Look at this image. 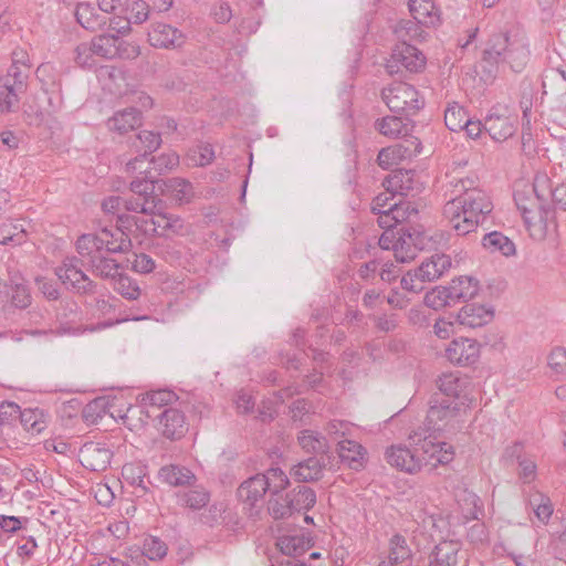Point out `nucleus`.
I'll list each match as a JSON object with an SVG mask.
<instances>
[{
    "mask_svg": "<svg viewBox=\"0 0 566 566\" xmlns=\"http://www.w3.org/2000/svg\"><path fill=\"white\" fill-rule=\"evenodd\" d=\"M132 248L129 237L120 228H103L98 233L81 235L76 241V250L82 265L94 275L114 281L120 274V264L109 253L127 252Z\"/></svg>",
    "mask_w": 566,
    "mask_h": 566,
    "instance_id": "1",
    "label": "nucleus"
},
{
    "mask_svg": "<svg viewBox=\"0 0 566 566\" xmlns=\"http://www.w3.org/2000/svg\"><path fill=\"white\" fill-rule=\"evenodd\" d=\"M493 209L489 196L475 188L443 206V217L458 235L473 232Z\"/></svg>",
    "mask_w": 566,
    "mask_h": 566,
    "instance_id": "2",
    "label": "nucleus"
},
{
    "mask_svg": "<svg viewBox=\"0 0 566 566\" xmlns=\"http://www.w3.org/2000/svg\"><path fill=\"white\" fill-rule=\"evenodd\" d=\"M530 51L523 36L518 34H494L483 52V69L491 76L500 65H509L514 72H521L528 62Z\"/></svg>",
    "mask_w": 566,
    "mask_h": 566,
    "instance_id": "3",
    "label": "nucleus"
},
{
    "mask_svg": "<svg viewBox=\"0 0 566 566\" xmlns=\"http://www.w3.org/2000/svg\"><path fill=\"white\" fill-rule=\"evenodd\" d=\"M464 411L463 401L434 398L427 412L424 432L436 433L454 429Z\"/></svg>",
    "mask_w": 566,
    "mask_h": 566,
    "instance_id": "4",
    "label": "nucleus"
},
{
    "mask_svg": "<svg viewBox=\"0 0 566 566\" xmlns=\"http://www.w3.org/2000/svg\"><path fill=\"white\" fill-rule=\"evenodd\" d=\"M433 433L422 434V432L415 431L409 436V439L415 443L419 444L418 449L421 452L420 459L421 469L428 467L430 470L436 469L438 465H444L450 463L454 458L453 447L447 442L436 441L432 437Z\"/></svg>",
    "mask_w": 566,
    "mask_h": 566,
    "instance_id": "5",
    "label": "nucleus"
},
{
    "mask_svg": "<svg viewBox=\"0 0 566 566\" xmlns=\"http://www.w3.org/2000/svg\"><path fill=\"white\" fill-rule=\"evenodd\" d=\"M30 66L11 64L0 80V114L10 112L18 103V96L27 88Z\"/></svg>",
    "mask_w": 566,
    "mask_h": 566,
    "instance_id": "6",
    "label": "nucleus"
},
{
    "mask_svg": "<svg viewBox=\"0 0 566 566\" xmlns=\"http://www.w3.org/2000/svg\"><path fill=\"white\" fill-rule=\"evenodd\" d=\"M382 101L394 113H416L422 103L418 91L405 82H394L381 92Z\"/></svg>",
    "mask_w": 566,
    "mask_h": 566,
    "instance_id": "7",
    "label": "nucleus"
},
{
    "mask_svg": "<svg viewBox=\"0 0 566 566\" xmlns=\"http://www.w3.org/2000/svg\"><path fill=\"white\" fill-rule=\"evenodd\" d=\"M151 177L136 178L130 182L132 196L125 198V209L136 213H155L161 200L155 195Z\"/></svg>",
    "mask_w": 566,
    "mask_h": 566,
    "instance_id": "8",
    "label": "nucleus"
},
{
    "mask_svg": "<svg viewBox=\"0 0 566 566\" xmlns=\"http://www.w3.org/2000/svg\"><path fill=\"white\" fill-rule=\"evenodd\" d=\"M534 189L538 200V210L549 218L553 209L566 210V184L552 188L546 174H537L534 178Z\"/></svg>",
    "mask_w": 566,
    "mask_h": 566,
    "instance_id": "9",
    "label": "nucleus"
},
{
    "mask_svg": "<svg viewBox=\"0 0 566 566\" xmlns=\"http://www.w3.org/2000/svg\"><path fill=\"white\" fill-rule=\"evenodd\" d=\"M426 64V57L421 51L408 43H400L392 50L390 59L386 63V70L390 75L403 72H420Z\"/></svg>",
    "mask_w": 566,
    "mask_h": 566,
    "instance_id": "10",
    "label": "nucleus"
},
{
    "mask_svg": "<svg viewBox=\"0 0 566 566\" xmlns=\"http://www.w3.org/2000/svg\"><path fill=\"white\" fill-rule=\"evenodd\" d=\"M81 258L76 256L65 258L60 266L56 268L55 273L61 282L78 293H92L95 290V283L81 269Z\"/></svg>",
    "mask_w": 566,
    "mask_h": 566,
    "instance_id": "11",
    "label": "nucleus"
},
{
    "mask_svg": "<svg viewBox=\"0 0 566 566\" xmlns=\"http://www.w3.org/2000/svg\"><path fill=\"white\" fill-rule=\"evenodd\" d=\"M421 144L417 137L410 136L402 142L382 148L377 157L378 165L384 169H389L405 159L417 156L420 153Z\"/></svg>",
    "mask_w": 566,
    "mask_h": 566,
    "instance_id": "12",
    "label": "nucleus"
},
{
    "mask_svg": "<svg viewBox=\"0 0 566 566\" xmlns=\"http://www.w3.org/2000/svg\"><path fill=\"white\" fill-rule=\"evenodd\" d=\"M112 451L104 442L90 441L84 443L78 458L83 467L91 471L99 472L107 469L112 459Z\"/></svg>",
    "mask_w": 566,
    "mask_h": 566,
    "instance_id": "13",
    "label": "nucleus"
},
{
    "mask_svg": "<svg viewBox=\"0 0 566 566\" xmlns=\"http://www.w3.org/2000/svg\"><path fill=\"white\" fill-rule=\"evenodd\" d=\"M385 459L391 467L410 474L421 470L418 449L411 451L402 444H394L386 449Z\"/></svg>",
    "mask_w": 566,
    "mask_h": 566,
    "instance_id": "14",
    "label": "nucleus"
},
{
    "mask_svg": "<svg viewBox=\"0 0 566 566\" xmlns=\"http://www.w3.org/2000/svg\"><path fill=\"white\" fill-rule=\"evenodd\" d=\"M160 210L161 203H157V211L155 213H144L150 217L149 221H143L145 223L144 231L151 230L163 237L181 233L184 229L182 220L175 214L164 213Z\"/></svg>",
    "mask_w": 566,
    "mask_h": 566,
    "instance_id": "15",
    "label": "nucleus"
},
{
    "mask_svg": "<svg viewBox=\"0 0 566 566\" xmlns=\"http://www.w3.org/2000/svg\"><path fill=\"white\" fill-rule=\"evenodd\" d=\"M514 200L527 226L535 223L537 218L539 222H544L548 219L544 216L543 211L539 212L538 210V200L536 198L534 184L532 186H525L523 189H516Z\"/></svg>",
    "mask_w": 566,
    "mask_h": 566,
    "instance_id": "16",
    "label": "nucleus"
},
{
    "mask_svg": "<svg viewBox=\"0 0 566 566\" xmlns=\"http://www.w3.org/2000/svg\"><path fill=\"white\" fill-rule=\"evenodd\" d=\"M382 185L385 189L401 198L421 189V182L413 170H395L385 179Z\"/></svg>",
    "mask_w": 566,
    "mask_h": 566,
    "instance_id": "17",
    "label": "nucleus"
},
{
    "mask_svg": "<svg viewBox=\"0 0 566 566\" xmlns=\"http://www.w3.org/2000/svg\"><path fill=\"white\" fill-rule=\"evenodd\" d=\"M148 41L154 48L178 49L185 43V35L180 30L169 24L156 23L148 32Z\"/></svg>",
    "mask_w": 566,
    "mask_h": 566,
    "instance_id": "18",
    "label": "nucleus"
},
{
    "mask_svg": "<svg viewBox=\"0 0 566 566\" xmlns=\"http://www.w3.org/2000/svg\"><path fill=\"white\" fill-rule=\"evenodd\" d=\"M480 354L479 344L470 338L452 340L446 348V357L454 364L469 365L474 363Z\"/></svg>",
    "mask_w": 566,
    "mask_h": 566,
    "instance_id": "19",
    "label": "nucleus"
},
{
    "mask_svg": "<svg viewBox=\"0 0 566 566\" xmlns=\"http://www.w3.org/2000/svg\"><path fill=\"white\" fill-rule=\"evenodd\" d=\"M517 119L515 116L491 113L483 122V128L492 139L497 142L506 140L516 130Z\"/></svg>",
    "mask_w": 566,
    "mask_h": 566,
    "instance_id": "20",
    "label": "nucleus"
},
{
    "mask_svg": "<svg viewBox=\"0 0 566 566\" xmlns=\"http://www.w3.org/2000/svg\"><path fill=\"white\" fill-rule=\"evenodd\" d=\"M270 483L263 474H256L239 486L238 496L250 506H255L258 502L263 501Z\"/></svg>",
    "mask_w": 566,
    "mask_h": 566,
    "instance_id": "21",
    "label": "nucleus"
},
{
    "mask_svg": "<svg viewBox=\"0 0 566 566\" xmlns=\"http://www.w3.org/2000/svg\"><path fill=\"white\" fill-rule=\"evenodd\" d=\"M325 465L326 461L324 457H311L294 465L291 469L290 474L297 482H313L323 476Z\"/></svg>",
    "mask_w": 566,
    "mask_h": 566,
    "instance_id": "22",
    "label": "nucleus"
},
{
    "mask_svg": "<svg viewBox=\"0 0 566 566\" xmlns=\"http://www.w3.org/2000/svg\"><path fill=\"white\" fill-rule=\"evenodd\" d=\"M159 417L163 434L171 440L180 439L187 431L184 413L174 408L165 409Z\"/></svg>",
    "mask_w": 566,
    "mask_h": 566,
    "instance_id": "23",
    "label": "nucleus"
},
{
    "mask_svg": "<svg viewBox=\"0 0 566 566\" xmlns=\"http://www.w3.org/2000/svg\"><path fill=\"white\" fill-rule=\"evenodd\" d=\"M451 265L452 261L450 255L444 253H434L421 262L418 266V273L427 282H432L447 273Z\"/></svg>",
    "mask_w": 566,
    "mask_h": 566,
    "instance_id": "24",
    "label": "nucleus"
},
{
    "mask_svg": "<svg viewBox=\"0 0 566 566\" xmlns=\"http://www.w3.org/2000/svg\"><path fill=\"white\" fill-rule=\"evenodd\" d=\"M461 547L458 542L442 541L429 555V566H458Z\"/></svg>",
    "mask_w": 566,
    "mask_h": 566,
    "instance_id": "25",
    "label": "nucleus"
},
{
    "mask_svg": "<svg viewBox=\"0 0 566 566\" xmlns=\"http://www.w3.org/2000/svg\"><path fill=\"white\" fill-rule=\"evenodd\" d=\"M492 316V312L482 305L467 304L457 314L455 322L464 327L476 328L488 324Z\"/></svg>",
    "mask_w": 566,
    "mask_h": 566,
    "instance_id": "26",
    "label": "nucleus"
},
{
    "mask_svg": "<svg viewBox=\"0 0 566 566\" xmlns=\"http://www.w3.org/2000/svg\"><path fill=\"white\" fill-rule=\"evenodd\" d=\"M338 455L343 463L352 470L359 471L366 462L365 448L354 440H342L338 442Z\"/></svg>",
    "mask_w": 566,
    "mask_h": 566,
    "instance_id": "27",
    "label": "nucleus"
},
{
    "mask_svg": "<svg viewBox=\"0 0 566 566\" xmlns=\"http://www.w3.org/2000/svg\"><path fill=\"white\" fill-rule=\"evenodd\" d=\"M140 125L142 114L134 107L118 111L107 120L108 129L119 134H125Z\"/></svg>",
    "mask_w": 566,
    "mask_h": 566,
    "instance_id": "28",
    "label": "nucleus"
},
{
    "mask_svg": "<svg viewBox=\"0 0 566 566\" xmlns=\"http://www.w3.org/2000/svg\"><path fill=\"white\" fill-rule=\"evenodd\" d=\"M276 545L284 555L296 557L303 555L311 547V539L297 531L294 534L280 536Z\"/></svg>",
    "mask_w": 566,
    "mask_h": 566,
    "instance_id": "29",
    "label": "nucleus"
},
{
    "mask_svg": "<svg viewBox=\"0 0 566 566\" xmlns=\"http://www.w3.org/2000/svg\"><path fill=\"white\" fill-rule=\"evenodd\" d=\"M454 304L472 300L479 292V283L470 276H460L448 285Z\"/></svg>",
    "mask_w": 566,
    "mask_h": 566,
    "instance_id": "30",
    "label": "nucleus"
},
{
    "mask_svg": "<svg viewBox=\"0 0 566 566\" xmlns=\"http://www.w3.org/2000/svg\"><path fill=\"white\" fill-rule=\"evenodd\" d=\"M159 479L171 486L191 485L196 475L187 468L169 464L163 467L158 472Z\"/></svg>",
    "mask_w": 566,
    "mask_h": 566,
    "instance_id": "31",
    "label": "nucleus"
},
{
    "mask_svg": "<svg viewBox=\"0 0 566 566\" xmlns=\"http://www.w3.org/2000/svg\"><path fill=\"white\" fill-rule=\"evenodd\" d=\"M116 35L115 34H102L92 40L91 43H81V50L83 53L93 51L97 56L104 59L116 57Z\"/></svg>",
    "mask_w": 566,
    "mask_h": 566,
    "instance_id": "32",
    "label": "nucleus"
},
{
    "mask_svg": "<svg viewBox=\"0 0 566 566\" xmlns=\"http://www.w3.org/2000/svg\"><path fill=\"white\" fill-rule=\"evenodd\" d=\"M411 551L403 536L394 535L389 541V553L387 558L382 559L378 566H397L409 560Z\"/></svg>",
    "mask_w": 566,
    "mask_h": 566,
    "instance_id": "33",
    "label": "nucleus"
},
{
    "mask_svg": "<svg viewBox=\"0 0 566 566\" xmlns=\"http://www.w3.org/2000/svg\"><path fill=\"white\" fill-rule=\"evenodd\" d=\"M482 245L489 252L500 253L504 256L514 255L516 252L514 242L499 231L486 233L482 239Z\"/></svg>",
    "mask_w": 566,
    "mask_h": 566,
    "instance_id": "34",
    "label": "nucleus"
},
{
    "mask_svg": "<svg viewBox=\"0 0 566 566\" xmlns=\"http://www.w3.org/2000/svg\"><path fill=\"white\" fill-rule=\"evenodd\" d=\"M27 240L25 222L7 220L0 224V243L19 245Z\"/></svg>",
    "mask_w": 566,
    "mask_h": 566,
    "instance_id": "35",
    "label": "nucleus"
},
{
    "mask_svg": "<svg viewBox=\"0 0 566 566\" xmlns=\"http://www.w3.org/2000/svg\"><path fill=\"white\" fill-rule=\"evenodd\" d=\"M409 10L418 23L429 25L439 20L438 10L432 0H409Z\"/></svg>",
    "mask_w": 566,
    "mask_h": 566,
    "instance_id": "36",
    "label": "nucleus"
},
{
    "mask_svg": "<svg viewBox=\"0 0 566 566\" xmlns=\"http://www.w3.org/2000/svg\"><path fill=\"white\" fill-rule=\"evenodd\" d=\"M164 185L163 191L180 205L189 202L195 196L192 185L184 178H170Z\"/></svg>",
    "mask_w": 566,
    "mask_h": 566,
    "instance_id": "37",
    "label": "nucleus"
},
{
    "mask_svg": "<svg viewBox=\"0 0 566 566\" xmlns=\"http://www.w3.org/2000/svg\"><path fill=\"white\" fill-rule=\"evenodd\" d=\"M290 505L294 514L311 510L316 503V493L313 489L305 485H297L290 492Z\"/></svg>",
    "mask_w": 566,
    "mask_h": 566,
    "instance_id": "38",
    "label": "nucleus"
},
{
    "mask_svg": "<svg viewBox=\"0 0 566 566\" xmlns=\"http://www.w3.org/2000/svg\"><path fill=\"white\" fill-rule=\"evenodd\" d=\"M75 18L84 29L91 31L99 29L105 23L104 17L97 13L95 8L88 2L77 4Z\"/></svg>",
    "mask_w": 566,
    "mask_h": 566,
    "instance_id": "39",
    "label": "nucleus"
},
{
    "mask_svg": "<svg viewBox=\"0 0 566 566\" xmlns=\"http://www.w3.org/2000/svg\"><path fill=\"white\" fill-rule=\"evenodd\" d=\"M376 127L380 134L390 138L406 137L409 132L408 125L398 116L384 117L377 120Z\"/></svg>",
    "mask_w": 566,
    "mask_h": 566,
    "instance_id": "40",
    "label": "nucleus"
},
{
    "mask_svg": "<svg viewBox=\"0 0 566 566\" xmlns=\"http://www.w3.org/2000/svg\"><path fill=\"white\" fill-rule=\"evenodd\" d=\"M528 505L539 522L546 524L553 514V504L545 494L534 491L528 496Z\"/></svg>",
    "mask_w": 566,
    "mask_h": 566,
    "instance_id": "41",
    "label": "nucleus"
},
{
    "mask_svg": "<svg viewBox=\"0 0 566 566\" xmlns=\"http://www.w3.org/2000/svg\"><path fill=\"white\" fill-rule=\"evenodd\" d=\"M297 440L302 449L306 452L326 453L329 449L326 438L311 430L301 431Z\"/></svg>",
    "mask_w": 566,
    "mask_h": 566,
    "instance_id": "42",
    "label": "nucleus"
},
{
    "mask_svg": "<svg viewBox=\"0 0 566 566\" xmlns=\"http://www.w3.org/2000/svg\"><path fill=\"white\" fill-rule=\"evenodd\" d=\"M465 382V379L455 374H444L438 380V388L446 396L443 399L459 400Z\"/></svg>",
    "mask_w": 566,
    "mask_h": 566,
    "instance_id": "43",
    "label": "nucleus"
},
{
    "mask_svg": "<svg viewBox=\"0 0 566 566\" xmlns=\"http://www.w3.org/2000/svg\"><path fill=\"white\" fill-rule=\"evenodd\" d=\"M10 301L17 308H27L31 304V295L24 280L21 277H12L10 280Z\"/></svg>",
    "mask_w": 566,
    "mask_h": 566,
    "instance_id": "44",
    "label": "nucleus"
},
{
    "mask_svg": "<svg viewBox=\"0 0 566 566\" xmlns=\"http://www.w3.org/2000/svg\"><path fill=\"white\" fill-rule=\"evenodd\" d=\"M209 493L202 488H195L178 494V502L191 510H200L209 502Z\"/></svg>",
    "mask_w": 566,
    "mask_h": 566,
    "instance_id": "45",
    "label": "nucleus"
},
{
    "mask_svg": "<svg viewBox=\"0 0 566 566\" xmlns=\"http://www.w3.org/2000/svg\"><path fill=\"white\" fill-rule=\"evenodd\" d=\"M161 144L160 134L150 130H142L133 143V147L140 154L154 153Z\"/></svg>",
    "mask_w": 566,
    "mask_h": 566,
    "instance_id": "46",
    "label": "nucleus"
},
{
    "mask_svg": "<svg viewBox=\"0 0 566 566\" xmlns=\"http://www.w3.org/2000/svg\"><path fill=\"white\" fill-rule=\"evenodd\" d=\"M424 304L433 310H441L454 305L448 286H436L424 295Z\"/></svg>",
    "mask_w": 566,
    "mask_h": 566,
    "instance_id": "47",
    "label": "nucleus"
},
{
    "mask_svg": "<svg viewBox=\"0 0 566 566\" xmlns=\"http://www.w3.org/2000/svg\"><path fill=\"white\" fill-rule=\"evenodd\" d=\"M392 251L396 260L401 263L409 262L416 258V245L410 234L399 235L392 244Z\"/></svg>",
    "mask_w": 566,
    "mask_h": 566,
    "instance_id": "48",
    "label": "nucleus"
},
{
    "mask_svg": "<svg viewBox=\"0 0 566 566\" xmlns=\"http://www.w3.org/2000/svg\"><path fill=\"white\" fill-rule=\"evenodd\" d=\"M444 123L452 132L462 130L468 125V114L462 106L454 103L446 109Z\"/></svg>",
    "mask_w": 566,
    "mask_h": 566,
    "instance_id": "49",
    "label": "nucleus"
},
{
    "mask_svg": "<svg viewBox=\"0 0 566 566\" xmlns=\"http://www.w3.org/2000/svg\"><path fill=\"white\" fill-rule=\"evenodd\" d=\"M289 502L290 497L287 493L285 495H272L268 505L270 515L275 520L287 518L292 516L294 511Z\"/></svg>",
    "mask_w": 566,
    "mask_h": 566,
    "instance_id": "50",
    "label": "nucleus"
},
{
    "mask_svg": "<svg viewBox=\"0 0 566 566\" xmlns=\"http://www.w3.org/2000/svg\"><path fill=\"white\" fill-rule=\"evenodd\" d=\"M113 286L116 292L127 300H137L140 295V289L137 283L123 273L113 281Z\"/></svg>",
    "mask_w": 566,
    "mask_h": 566,
    "instance_id": "51",
    "label": "nucleus"
},
{
    "mask_svg": "<svg viewBox=\"0 0 566 566\" xmlns=\"http://www.w3.org/2000/svg\"><path fill=\"white\" fill-rule=\"evenodd\" d=\"M125 13L132 23L142 24L146 22L151 14L150 4L145 0H134L126 7Z\"/></svg>",
    "mask_w": 566,
    "mask_h": 566,
    "instance_id": "52",
    "label": "nucleus"
},
{
    "mask_svg": "<svg viewBox=\"0 0 566 566\" xmlns=\"http://www.w3.org/2000/svg\"><path fill=\"white\" fill-rule=\"evenodd\" d=\"M167 545L159 537L148 536L143 543V554L150 560L163 559L167 554Z\"/></svg>",
    "mask_w": 566,
    "mask_h": 566,
    "instance_id": "53",
    "label": "nucleus"
},
{
    "mask_svg": "<svg viewBox=\"0 0 566 566\" xmlns=\"http://www.w3.org/2000/svg\"><path fill=\"white\" fill-rule=\"evenodd\" d=\"M420 24L416 20H403L397 24L395 32L401 40V43H407V41L417 40L422 36L423 30Z\"/></svg>",
    "mask_w": 566,
    "mask_h": 566,
    "instance_id": "54",
    "label": "nucleus"
},
{
    "mask_svg": "<svg viewBox=\"0 0 566 566\" xmlns=\"http://www.w3.org/2000/svg\"><path fill=\"white\" fill-rule=\"evenodd\" d=\"M474 180L470 178H458L451 177L448 182V189L446 191V198L448 200H454L463 196L469 190H474Z\"/></svg>",
    "mask_w": 566,
    "mask_h": 566,
    "instance_id": "55",
    "label": "nucleus"
},
{
    "mask_svg": "<svg viewBox=\"0 0 566 566\" xmlns=\"http://www.w3.org/2000/svg\"><path fill=\"white\" fill-rule=\"evenodd\" d=\"M263 476H265L268 482H271L268 489L271 492V495H277L281 491L285 490L290 484L289 478L280 468H272L268 470V472L263 474Z\"/></svg>",
    "mask_w": 566,
    "mask_h": 566,
    "instance_id": "56",
    "label": "nucleus"
},
{
    "mask_svg": "<svg viewBox=\"0 0 566 566\" xmlns=\"http://www.w3.org/2000/svg\"><path fill=\"white\" fill-rule=\"evenodd\" d=\"M188 158L195 166H206L213 160L214 151L210 144H201L189 150Z\"/></svg>",
    "mask_w": 566,
    "mask_h": 566,
    "instance_id": "57",
    "label": "nucleus"
},
{
    "mask_svg": "<svg viewBox=\"0 0 566 566\" xmlns=\"http://www.w3.org/2000/svg\"><path fill=\"white\" fill-rule=\"evenodd\" d=\"M177 399L178 397L174 391L160 389L148 392L144 398V401L146 405H149L150 407L160 408L175 402Z\"/></svg>",
    "mask_w": 566,
    "mask_h": 566,
    "instance_id": "58",
    "label": "nucleus"
},
{
    "mask_svg": "<svg viewBox=\"0 0 566 566\" xmlns=\"http://www.w3.org/2000/svg\"><path fill=\"white\" fill-rule=\"evenodd\" d=\"M389 209L392 211L398 223L409 220L411 216H415L418 212L411 202L403 201L401 197H399L397 201L392 202L389 206Z\"/></svg>",
    "mask_w": 566,
    "mask_h": 566,
    "instance_id": "59",
    "label": "nucleus"
},
{
    "mask_svg": "<svg viewBox=\"0 0 566 566\" xmlns=\"http://www.w3.org/2000/svg\"><path fill=\"white\" fill-rule=\"evenodd\" d=\"M116 57L123 60H134L140 55V46L134 42L118 39L116 35Z\"/></svg>",
    "mask_w": 566,
    "mask_h": 566,
    "instance_id": "60",
    "label": "nucleus"
},
{
    "mask_svg": "<svg viewBox=\"0 0 566 566\" xmlns=\"http://www.w3.org/2000/svg\"><path fill=\"white\" fill-rule=\"evenodd\" d=\"M150 166L151 163L148 159V156H146V154H140L126 164L125 171L128 174H139L144 175V177H150Z\"/></svg>",
    "mask_w": 566,
    "mask_h": 566,
    "instance_id": "61",
    "label": "nucleus"
},
{
    "mask_svg": "<svg viewBox=\"0 0 566 566\" xmlns=\"http://www.w3.org/2000/svg\"><path fill=\"white\" fill-rule=\"evenodd\" d=\"M427 281L422 279L418 273V268L413 271L407 272L402 279H401V286L403 290L412 292V293H419L423 291L424 283Z\"/></svg>",
    "mask_w": 566,
    "mask_h": 566,
    "instance_id": "62",
    "label": "nucleus"
},
{
    "mask_svg": "<svg viewBox=\"0 0 566 566\" xmlns=\"http://www.w3.org/2000/svg\"><path fill=\"white\" fill-rule=\"evenodd\" d=\"M25 412H22L20 406L12 401H2L0 403V422H10L18 418H24Z\"/></svg>",
    "mask_w": 566,
    "mask_h": 566,
    "instance_id": "63",
    "label": "nucleus"
},
{
    "mask_svg": "<svg viewBox=\"0 0 566 566\" xmlns=\"http://www.w3.org/2000/svg\"><path fill=\"white\" fill-rule=\"evenodd\" d=\"M548 366L557 374L566 369V350L562 347L554 348L548 356Z\"/></svg>",
    "mask_w": 566,
    "mask_h": 566,
    "instance_id": "64",
    "label": "nucleus"
}]
</instances>
